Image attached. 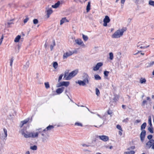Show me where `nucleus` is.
<instances>
[{"label":"nucleus","instance_id":"obj_1","mask_svg":"<svg viewBox=\"0 0 154 154\" xmlns=\"http://www.w3.org/2000/svg\"><path fill=\"white\" fill-rule=\"evenodd\" d=\"M126 30V27H123L121 29H119L112 35V37L113 38H119L123 35L124 32Z\"/></svg>","mask_w":154,"mask_h":154},{"label":"nucleus","instance_id":"obj_2","mask_svg":"<svg viewBox=\"0 0 154 154\" xmlns=\"http://www.w3.org/2000/svg\"><path fill=\"white\" fill-rule=\"evenodd\" d=\"M25 133V131L24 130H21L20 133L25 138H29L32 137L33 138L35 137V136H37V134H36V136L32 135V133L26 131Z\"/></svg>","mask_w":154,"mask_h":154},{"label":"nucleus","instance_id":"obj_3","mask_svg":"<svg viewBox=\"0 0 154 154\" xmlns=\"http://www.w3.org/2000/svg\"><path fill=\"white\" fill-rule=\"evenodd\" d=\"M146 147L148 149L151 148L154 149V140L152 139L149 140L146 143Z\"/></svg>","mask_w":154,"mask_h":154},{"label":"nucleus","instance_id":"obj_4","mask_svg":"<svg viewBox=\"0 0 154 154\" xmlns=\"http://www.w3.org/2000/svg\"><path fill=\"white\" fill-rule=\"evenodd\" d=\"M110 19L108 16H105V18L103 20V26H107V23H109L110 21Z\"/></svg>","mask_w":154,"mask_h":154},{"label":"nucleus","instance_id":"obj_5","mask_svg":"<svg viewBox=\"0 0 154 154\" xmlns=\"http://www.w3.org/2000/svg\"><path fill=\"white\" fill-rule=\"evenodd\" d=\"M69 82H60L58 84V87H60L61 86H64L65 87H67L69 86Z\"/></svg>","mask_w":154,"mask_h":154},{"label":"nucleus","instance_id":"obj_6","mask_svg":"<svg viewBox=\"0 0 154 154\" xmlns=\"http://www.w3.org/2000/svg\"><path fill=\"white\" fill-rule=\"evenodd\" d=\"M72 78V76H71V74L70 73L68 72H65L64 74L63 79L65 78L66 80H69L70 79Z\"/></svg>","mask_w":154,"mask_h":154},{"label":"nucleus","instance_id":"obj_7","mask_svg":"<svg viewBox=\"0 0 154 154\" xmlns=\"http://www.w3.org/2000/svg\"><path fill=\"white\" fill-rule=\"evenodd\" d=\"M98 137L101 140L104 142L107 141L109 140V137L106 135L99 136Z\"/></svg>","mask_w":154,"mask_h":154},{"label":"nucleus","instance_id":"obj_8","mask_svg":"<svg viewBox=\"0 0 154 154\" xmlns=\"http://www.w3.org/2000/svg\"><path fill=\"white\" fill-rule=\"evenodd\" d=\"M146 132L145 130H143L141 132L140 137L141 140L143 142L144 140V139L146 135Z\"/></svg>","mask_w":154,"mask_h":154},{"label":"nucleus","instance_id":"obj_9","mask_svg":"<svg viewBox=\"0 0 154 154\" xmlns=\"http://www.w3.org/2000/svg\"><path fill=\"white\" fill-rule=\"evenodd\" d=\"M74 53V52H72L70 51L68 52H66L64 54L63 56V58H66L72 55Z\"/></svg>","mask_w":154,"mask_h":154},{"label":"nucleus","instance_id":"obj_10","mask_svg":"<svg viewBox=\"0 0 154 154\" xmlns=\"http://www.w3.org/2000/svg\"><path fill=\"white\" fill-rule=\"evenodd\" d=\"M78 83L80 85L84 86L86 85V83H88V80L87 79L84 80L83 81H78Z\"/></svg>","mask_w":154,"mask_h":154},{"label":"nucleus","instance_id":"obj_11","mask_svg":"<svg viewBox=\"0 0 154 154\" xmlns=\"http://www.w3.org/2000/svg\"><path fill=\"white\" fill-rule=\"evenodd\" d=\"M103 65V63H102L100 62L97 63L96 66L94 67L93 70L94 71H97L98 70L100 67Z\"/></svg>","mask_w":154,"mask_h":154},{"label":"nucleus","instance_id":"obj_12","mask_svg":"<svg viewBox=\"0 0 154 154\" xmlns=\"http://www.w3.org/2000/svg\"><path fill=\"white\" fill-rule=\"evenodd\" d=\"M29 118L25 119L23 121H21V124L20 125V127L22 128L25 124L29 122Z\"/></svg>","mask_w":154,"mask_h":154},{"label":"nucleus","instance_id":"obj_13","mask_svg":"<svg viewBox=\"0 0 154 154\" xmlns=\"http://www.w3.org/2000/svg\"><path fill=\"white\" fill-rule=\"evenodd\" d=\"M76 43L79 45H84L83 42L82 41V40L80 39H77L75 40Z\"/></svg>","mask_w":154,"mask_h":154},{"label":"nucleus","instance_id":"obj_14","mask_svg":"<svg viewBox=\"0 0 154 154\" xmlns=\"http://www.w3.org/2000/svg\"><path fill=\"white\" fill-rule=\"evenodd\" d=\"M64 88L62 87L61 88H58L57 89L56 92L57 94H60L64 90Z\"/></svg>","mask_w":154,"mask_h":154},{"label":"nucleus","instance_id":"obj_15","mask_svg":"<svg viewBox=\"0 0 154 154\" xmlns=\"http://www.w3.org/2000/svg\"><path fill=\"white\" fill-rule=\"evenodd\" d=\"M78 70H75L72 71L70 73L72 76V77L75 76L78 73Z\"/></svg>","mask_w":154,"mask_h":154},{"label":"nucleus","instance_id":"obj_16","mask_svg":"<svg viewBox=\"0 0 154 154\" xmlns=\"http://www.w3.org/2000/svg\"><path fill=\"white\" fill-rule=\"evenodd\" d=\"M54 128V126L52 125H49L45 129L43 130V131H45L48 130H50Z\"/></svg>","mask_w":154,"mask_h":154},{"label":"nucleus","instance_id":"obj_17","mask_svg":"<svg viewBox=\"0 0 154 154\" xmlns=\"http://www.w3.org/2000/svg\"><path fill=\"white\" fill-rule=\"evenodd\" d=\"M60 4V2L58 1L54 5H52V7L53 8H58Z\"/></svg>","mask_w":154,"mask_h":154},{"label":"nucleus","instance_id":"obj_18","mask_svg":"<svg viewBox=\"0 0 154 154\" xmlns=\"http://www.w3.org/2000/svg\"><path fill=\"white\" fill-rule=\"evenodd\" d=\"M146 79L144 78H143L142 77L141 78L140 80V83L142 84H145L146 82Z\"/></svg>","mask_w":154,"mask_h":154},{"label":"nucleus","instance_id":"obj_19","mask_svg":"<svg viewBox=\"0 0 154 154\" xmlns=\"http://www.w3.org/2000/svg\"><path fill=\"white\" fill-rule=\"evenodd\" d=\"M21 36L20 35H17L16 37L15 38L14 42H18L19 41L20 39Z\"/></svg>","mask_w":154,"mask_h":154},{"label":"nucleus","instance_id":"obj_20","mask_svg":"<svg viewBox=\"0 0 154 154\" xmlns=\"http://www.w3.org/2000/svg\"><path fill=\"white\" fill-rule=\"evenodd\" d=\"M53 12L52 10L51 9H48L47 11V15L48 18L50 14H51Z\"/></svg>","mask_w":154,"mask_h":154},{"label":"nucleus","instance_id":"obj_21","mask_svg":"<svg viewBox=\"0 0 154 154\" xmlns=\"http://www.w3.org/2000/svg\"><path fill=\"white\" fill-rule=\"evenodd\" d=\"M146 125V122L143 123L141 125V130L142 131L143 130L145 129Z\"/></svg>","mask_w":154,"mask_h":154},{"label":"nucleus","instance_id":"obj_22","mask_svg":"<svg viewBox=\"0 0 154 154\" xmlns=\"http://www.w3.org/2000/svg\"><path fill=\"white\" fill-rule=\"evenodd\" d=\"M94 77L96 80H100L101 79V77L98 74H95Z\"/></svg>","mask_w":154,"mask_h":154},{"label":"nucleus","instance_id":"obj_23","mask_svg":"<svg viewBox=\"0 0 154 154\" xmlns=\"http://www.w3.org/2000/svg\"><path fill=\"white\" fill-rule=\"evenodd\" d=\"M90 9V2H88L86 8V11L87 12H88Z\"/></svg>","mask_w":154,"mask_h":154},{"label":"nucleus","instance_id":"obj_24","mask_svg":"<svg viewBox=\"0 0 154 154\" xmlns=\"http://www.w3.org/2000/svg\"><path fill=\"white\" fill-rule=\"evenodd\" d=\"M148 123L150 126H152V124L151 122V116H149L148 117Z\"/></svg>","mask_w":154,"mask_h":154},{"label":"nucleus","instance_id":"obj_25","mask_svg":"<svg viewBox=\"0 0 154 154\" xmlns=\"http://www.w3.org/2000/svg\"><path fill=\"white\" fill-rule=\"evenodd\" d=\"M58 63H57L56 62H54L53 64V67L55 69H57L58 67Z\"/></svg>","mask_w":154,"mask_h":154},{"label":"nucleus","instance_id":"obj_26","mask_svg":"<svg viewBox=\"0 0 154 154\" xmlns=\"http://www.w3.org/2000/svg\"><path fill=\"white\" fill-rule=\"evenodd\" d=\"M148 65L147 66V67H150L152 66L153 65H154V61H152L148 63Z\"/></svg>","mask_w":154,"mask_h":154},{"label":"nucleus","instance_id":"obj_27","mask_svg":"<svg viewBox=\"0 0 154 154\" xmlns=\"http://www.w3.org/2000/svg\"><path fill=\"white\" fill-rule=\"evenodd\" d=\"M45 85L46 88L48 89L50 88V85L48 82H45Z\"/></svg>","mask_w":154,"mask_h":154},{"label":"nucleus","instance_id":"obj_28","mask_svg":"<svg viewBox=\"0 0 154 154\" xmlns=\"http://www.w3.org/2000/svg\"><path fill=\"white\" fill-rule=\"evenodd\" d=\"M66 17L62 18L60 20V25H62L65 22Z\"/></svg>","mask_w":154,"mask_h":154},{"label":"nucleus","instance_id":"obj_29","mask_svg":"<svg viewBox=\"0 0 154 154\" xmlns=\"http://www.w3.org/2000/svg\"><path fill=\"white\" fill-rule=\"evenodd\" d=\"M147 104V101L146 100H143L142 103L141 105L143 107L145 105Z\"/></svg>","mask_w":154,"mask_h":154},{"label":"nucleus","instance_id":"obj_30","mask_svg":"<svg viewBox=\"0 0 154 154\" xmlns=\"http://www.w3.org/2000/svg\"><path fill=\"white\" fill-rule=\"evenodd\" d=\"M96 94L97 96H99L100 94V92L98 88H96L95 89Z\"/></svg>","mask_w":154,"mask_h":154},{"label":"nucleus","instance_id":"obj_31","mask_svg":"<svg viewBox=\"0 0 154 154\" xmlns=\"http://www.w3.org/2000/svg\"><path fill=\"white\" fill-rule=\"evenodd\" d=\"M148 131L151 133H153L152 128V126H150L148 128Z\"/></svg>","mask_w":154,"mask_h":154},{"label":"nucleus","instance_id":"obj_32","mask_svg":"<svg viewBox=\"0 0 154 154\" xmlns=\"http://www.w3.org/2000/svg\"><path fill=\"white\" fill-rule=\"evenodd\" d=\"M149 4L150 5L154 6V1L152 0H149Z\"/></svg>","mask_w":154,"mask_h":154},{"label":"nucleus","instance_id":"obj_33","mask_svg":"<svg viewBox=\"0 0 154 154\" xmlns=\"http://www.w3.org/2000/svg\"><path fill=\"white\" fill-rule=\"evenodd\" d=\"M82 37L83 40L85 41H87L88 40V37L87 36L83 35Z\"/></svg>","mask_w":154,"mask_h":154},{"label":"nucleus","instance_id":"obj_34","mask_svg":"<svg viewBox=\"0 0 154 154\" xmlns=\"http://www.w3.org/2000/svg\"><path fill=\"white\" fill-rule=\"evenodd\" d=\"M109 59L111 60H112L113 59V54L112 52H110L109 53Z\"/></svg>","mask_w":154,"mask_h":154},{"label":"nucleus","instance_id":"obj_35","mask_svg":"<svg viewBox=\"0 0 154 154\" xmlns=\"http://www.w3.org/2000/svg\"><path fill=\"white\" fill-rule=\"evenodd\" d=\"M135 152L134 151H131L129 152H125V154H134Z\"/></svg>","mask_w":154,"mask_h":154},{"label":"nucleus","instance_id":"obj_36","mask_svg":"<svg viewBox=\"0 0 154 154\" xmlns=\"http://www.w3.org/2000/svg\"><path fill=\"white\" fill-rule=\"evenodd\" d=\"M75 125L78 126H82V123H80V122H76L75 124Z\"/></svg>","mask_w":154,"mask_h":154},{"label":"nucleus","instance_id":"obj_37","mask_svg":"<svg viewBox=\"0 0 154 154\" xmlns=\"http://www.w3.org/2000/svg\"><path fill=\"white\" fill-rule=\"evenodd\" d=\"M109 73V72L108 71H104V74L105 76L107 77Z\"/></svg>","mask_w":154,"mask_h":154},{"label":"nucleus","instance_id":"obj_38","mask_svg":"<svg viewBox=\"0 0 154 154\" xmlns=\"http://www.w3.org/2000/svg\"><path fill=\"white\" fill-rule=\"evenodd\" d=\"M116 128L119 130L122 131V128L120 125H116Z\"/></svg>","mask_w":154,"mask_h":154},{"label":"nucleus","instance_id":"obj_39","mask_svg":"<svg viewBox=\"0 0 154 154\" xmlns=\"http://www.w3.org/2000/svg\"><path fill=\"white\" fill-rule=\"evenodd\" d=\"M30 149L33 150H36L37 149V147L36 146L34 145L33 146H31Z\"/></svg>","mask_w":154,"mask_h":154},{"label":"nucleus","instance_id":"obj_40","mask_svg":"<svg viewBox=\"0 0 154 154\" xmlns=\"http://www.w3.org/2000/svg\"><path fill=\"white\" fill-rule=\"evenodd\" d=\"M3 131L5 134V137H6L7 136V130L5 128H4L3 129Z\"/></svg>","mask_w":154,"mask_h":154},{"label":"nucleus","instance_id":"obj_41","mask_svg":"<svg viewBox=\"0 0 154 154\" xmlns=\"http://www.w3.org/2000/svg\"><path fill=\"white\" fill-rule=\"evenodd\" d=\"M33 23L34 24H36L38 23V20L37 19H34L33 20Z\"/></svg>","mask_w":154,"mask_h":154},{"label":"nucleus","instance_id":"obj_42","mask_svg":"<svg viewBox=\"0 0 154 154\" xmlns=\"http://www.w3.org/2000/svg\"><path fill=\"white\" fill-rule=\"evenodd\" d=\"M119 97L118 96H116L113 99V100L114 101V102H115L117 101Z\"/></svg>","mask_w":154,"mask_h":154},{"label":"nucleus","instance_id":"obj_43","mask_svg":"<svg viewBox=\"0 0 154 154\" xmlns=\"http://www.w3.org/2000/svg\"><path fill=\"white\" fill-rule=\"evenodd\" d=\"M129 119L128 118H126V119H124L122 121V122H123L127 123L128 122V121Z\"/></svg>","mask_w":154,"mask_h":154},{"label":"nucleus","instance_id":"obj_44","mask_svg":"<svg viewBox=\"0 0 154 154\" xmlns=\"http://www.w3.org/2000/svg\"><path fill=\"white\" fill-rule=\"evenodd\" d=\"M63 76V74H61L59 76V78H58V80L59 82L61 80Z\"/></svg>","mask_w":154,"mask_h":154},{"label":"nucleus","instance_id":"obj_45","mask_svg":"<svg viewBox=\"0 0 154 154\" xmlns=\"http://www.w3.org/2000/svg\"><path fill=\"white\" fill-rule=\"evenodd\" d=\"M152 135H149L148 136H147V138L148 139L150 140H152Z\"/></svg>","mask_w":154,"mask_h":154},{"label":"nucleus","instance_id":"obj_46","mask_svg":"<svg viewBox=\"0 0 154 154\" xmlns=\"http://www.w3.org/2000/svg\"><path fill=\"white\" fill-rule=\"evenodd\" d=\"M14 59H13V58H11L10 60V65L11 66H12V63L13 62Z\"/></svg>","mask_w":154,"mask_h":154},{"label":"nucleus","instance_id":"obj_47","mask_svg":"<svg viewBox=\"0 0 154 154\" xmlns=\"http://www.w3.org/2000/svg\"><path fill=\"white\" fill-rule=\"evenodd\" d=\"M107 113L108 114L111 115L112 114V112L111 110L109 109L107 111Z\"/></svg>","mask_w":154,"mask_h":154},{"label":"nucleus","instance_id":"obj_48","mask_svg":"<svg viewBox=\"0 0 154 154\" xmlns=\"http://www.w3.org/2000/svg\"><path fill=\"white\" fill-rule=\"evenodd\" d=\"M37 134V136H35V137H38V132H36V133H32V135H34V136H36V134Z\"/></svg>","mask_w":154,"mask_h":154},{"label":"nucleus","instance_id":"obj_49","mask_svg":"<svg viewBox=\"0 0 154 154\" xmlns=\"http://www.w3.org/2000/svg\"><path fill=\"white\" fill-rule=\"evenodd\" d=\"M29 19V18H28L27 17L26 18V19H24V20H23L24 23H26L27 22V21Z\"/></svg>","mask_w":154,"mask_h":154},{"label":"nucleus","instance_id":"obj_50","mask_svg":"<svg viewBox=\"0 0 154 154\" xmlns=\"http://www.w3.org/2000/svg\"><path fill=\"white\" fill-rule=\"evenodd\" d=\"M3 38V35H2V37L0 39V45L2 43Z\"/></svg>","mask_w":154,"mask_h":154},{"label":"nucleus","instance_id":"obj_51","mask_svg":"<svg viewBox=\"0 0 154 154\" xmlns=\"http://www.w3.org/2000/svg\"><path fill=\"white\" fill-rule=\"evenodd\" d=\"M122 131H123V130H122V131L119 130V134L120 136H121L122 135Z\"/></svg>","mask_w":154,"mask_h":154},{"label":"nucleus","instance_id":"obj_52","mask_svg":"<svg viewBox=\"0 0 154 154\" xmlns=\"http://www.w3.org/2000/svg\"><path fill=\"white\" fill-rule=\"evenodd\" d=\"M125 0H121V4H123L125 1Z\"/></svg>","mask_w":154,"mask_h":154},{"label":"nucleus","instance_id":"obj_53","mask_svg":"<svg viewBox=\"0 0 154 154\" xmlns=\"http://www.w3.org/2000/svg\"><path fill=\"white\" fill-rule=\"evenodd\" d=\"M140 122V120H137L135 121V122L136 123H138Z\"/></svg>","mask_w":154,"mask_h":154},{"label":"nucleus","instance_id":"obj_54","mask_svg":"<svg viewBox=\"0 0 154 154\" xmlns=\"http://www.w3.org/2000/svg\"><path fill=\"white\" fill-rule=\"evenodd\" d=\"M146 100H149V101H150V98L149 97H146Z\"/></svg>","mask_w":154,"mask_h":154},{"label":"nucleus","instance_id":"obj_55","mask_svg":"<svg viewBox=\"0 0 154 154\" xmlns=\"http://www.w3.org/2000/svg\"><path fill=\"white\" fill-rule=\"evenodd\" d=\"M122 107L123 109H125V105H122Z\"/></svg>","mask_w":154,"mask_h":154},{"label":"nucleus","instance_id":"obj_56","mask_svg":"<svg viewBox=\"0 0 154 154\" xmlns=\"http://www.w3.org/2000/svg\"><path fill=\"white\" fill-rule=\"evenodd\" d=\"M142 51H138V52L137 53H136L135 54H135V55H136V54H138L139 53L141 52Z\"/></svg>","mask_w":154,"mask_h":154},{"label":"nucleus","instance_id":"obj_57","mask_svg":"<svg viewBox=\"0 0 154 154\" xmlns=\"http://www.w3.org/2000/svg\"><path fill=\"white\" fill-rule=\"evenodd\" d=\"M53 46H52V45H51L50 46V48L51 50H52L53 48Z\"/></svg>","mask_w":154,"mask_h":154},{"label":"nucleus","instance_id":"obj_58","mask_svg":"<svg viewBox=\"0 0 154 154\" xmlns=\"http://www.w3.org/2000/svg\"><path fill=\"white\" fill-rule=\"evenodd\" d=\"M147 48V47H145L144 46V47L141 46L140 47V48L141 49L144 48Z\"/></svg>","mask_w":154,"mask_h":154},{"label":"nucleus","instance_id":"obj_59","mask_svg":"<svg viewBox=\"0 0 154 154\" xmlns=\"http://www.w3.org/2000/svg\"><path fill=\"white\" fill-rule=\"evenodd\" d=\"M25 154H30V153L29 151H27L26 153Z\"/></svg>","mask_w":154,"mask_h":154},{"label":"nucleus","instance_id":"obj_60","mask_svg":"<svg viewBox=\"0 0 154 154\" xmlns=\"http://www.w3.org/2000/svg\"><path fill=\"white\" fill-rule=\"evenodd\" d=\"M135 148V146H131V149H134Z\"/></svg>","mask_w":154,"mask_h":154},{"label":"nucleus","instance_id":"obj_61","mask_svg":"<svg viewBox=\"0 0 154 154\" xmlns=\"http://www.w3.org/2000/svg\"><path fill=\"white\" fill-rule=\"evenodd\" d=\"M69 21L66 19V20H65V22H69Z\"/></svg>","mask_w":154,"mask_h":154},{"label":"nucleus","instance_id":"obj_62","mask_svg":"<svg viewBox=\"0 0 154 154\" xmlns=\"http://www.w3.org/2000/svg\"><path fill=\"white\" fill-rule=\"evenodd\" d=\"M54 46H55V41L54 40Z\"/></svg>","mask_w":154,"mask_h":154},{"label":"nucleus","instance_id":"obj_63","mask_svg":"<svg viewBox=\"0 0 154 154\" xmlns=\"http://www.w3.org/2000/svg\"><path fill=\"white\" fill-rule=\"evenodd\" d=\"M152 74L154 75V69L152 72Z\"/></svg>","mask_w":154,"mask_h":154},{"label":"nucleus","instance_id":"obj_64","mask_svg":"<svg viewBox=\"0 0 154 154\" xmlns=\"http://www.w3.org/2000/svg\"><path fill=\"white\" fill-rule=\"evenodd\" d=\"M140 54H141L142 55H144V53H141Z\"/></svg>","mask_w":154,"mask_h":154}]
</instances>
